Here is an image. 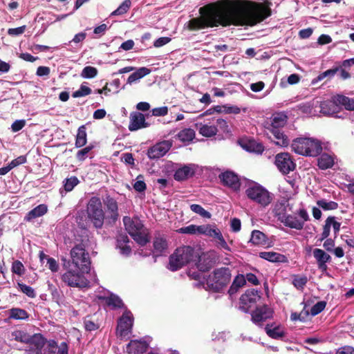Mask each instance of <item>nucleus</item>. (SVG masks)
Masks as SVG:
<instances>
[{"mask_svg": "<svg viewBox=\"0 0 354 354\" xmlns=\"http://www.w3.org/2000/svg\"><path fill=\"white\" fill-rule=\"evenodd\" d=\"M200 13L201 17L189 21V30H196L219 25L254 26L270 15L269 9L262 5L250 4L241 0L233 1L223 6L201 8Z\"/></svg>", "mask_w": 354, "mask_h": 354, "instance_id": "nucleus-1", "label": "nucleus"}, {"mask_svg": "<svg viewBox=\"0 0 354 354\" xmlns=\"http://www.w3.org/2000/svg\"><path fill=\"white\" fill-rule=\"evenodd\" d=\"M291 148L297 154L310 157H316L322 151V142L316 138L309 137L294 139Z\"/></svg>", "mask_w": 354, "mask_h": 354, "instance_id": "nucleus-2", "label": "nucleus"}, {"mask_svg": "<svg viewBox=\"0 0 354 354\" xmlns=\"http://www.w3.org/2000/svg\"><path fill=\"white\" fill-rule=\"evenodd\" d=\"M123 223L125 230L138 244L143 246L149 241L148 230L139 218L124 216Z\"/></svg>", "mask_w": 354, "mask_h": 354, "instance_id": "nucleus-3", "label": "nucleus"}, {"mask_svg": "<svg viewBox=\"0 0 354 354\" xmlns=\"http://www.w3.org/2000/svg\"><path fill=\"white\" fill-rule=\"evenodd\" d=\"M197 256L198 253L192 247L187 245L180 247L170 256L168 268L171 271L178 270L192 261Z\"/></svg>", "mask_w": 354, "mask_h": 354, "instance_id": "nucleus-4", "label": "nucleus"}, {"mask_svg": "<svg viewBox=\"0 0 354 354\" xmlns=\"http://www.w3.org/2000/svg\"><path fill=\"white\" fill-rule=\"evenodd\" d=\"M231 277V270L229 268H219L209 275L207 285L211 290L220 292L229 284Z\"/></svg>", "mask_w": 354, "mask_h": 354, "instance_id": "nucleus-5", "label": "nucleus"}, {"mask_svg": "<svg viewBox=\"0 0 354 354\" xmlns=\"http://www.w3.org/2000/svg\"><path fill=\"white\" fill-rule=\"evenodd\" d=\"M86 216L88 219L97 229L103 226L105 218L104 212L100 198L97 196L91 197L86 205Z\"/></svg>", "mask_w": 354, "mask_h": 354, "instance_id": "nucleus-6", "label": "nucleus"}, {"mask_svg": "<svg viewBox=\"0 0 354 354\" xmlns=\"http://www.w3.org/2000/svg\"><path fill=\"white\" fill-rule=\"evenodd\" d=\"M10 341L17 342L28 345L30 348L32 346L36 347V354L40 353V349L42 348L45 344L44 338L40 334H35L30 336L29 334L24 330H15L9 335Z\"/></svg>", "mask_w": 354, "mask_h": 354, "instance_id": "nucleus-7", "label": "nucleus"}, {"mask_svg": "<svg viewBox=\"0 0 354 354\" xmlns=\"http://www.w3.org/2000/svg\"><path fill=\"white\" fill-rule=\"evenodd\" d=\"M71 258L70 263L75 268H78L82 272L90 271L89 254L83 244H77L71 249Z\"/></svg>", "mask_w": 354, "mask_h": 354, "instance_id": "nucleus-8", "label": "nucleus"}, {"mask_svg": "<svg viewBox=\"0 0 354 354\" xmlns=\"http://www.w3.org/2000/svg\"><path fill=\"white\" fill-rule=\"evenodd\" d=\"M64 266L67 270L62 274V279L65 283L71 287L84 288L87 286L88 281L84 274L88 272H82L80 269L75 268L71 265L70 261L64 264Z\"/></svg>", "mask_w": 354, "mask_h": 354, "instance_id": "nucleus-9", "label": "nucleus"}, {"mask_svg": "<svg viewBox=\"0 0 354 354\" xmlns=\"http://www.w3.org/2000/svg\"><path fill=\"white\" fill-rule=\"evenodd\" d=\"M246 196L261 207H267L272 201V194L263 186L256 184L245 190Z\"/></svg>", "mask_w": 354, "mask_h": 354, "instance_id": "nucleus-10", "label": "nucleus"}, {"mask_svg": "<svg viewBox=\"0 0 354 354\" xmlns=\"http://www.w3.org/2000/svg\"><path fill=\"white\" fill-rule=\"evenodd\" d=\"M309 220L308 212L304 208H300L295 214H286L280 221L286 227L301 230L304 228L305 223Z\"/></svg>", "mask_w": 354, "mask_h": 354, "instance_id": "nucleus-11", "label": "nucleus"}, {"mask_svg": "<svg viewBox=\"0 0 354 354\" xmlns=\"http://www.w3.org/2000/svg\"><path fill=\"white\" fill-rule=\"evenodd\" d=\"M199 235H204L214 239L216 246L221 249L230 252L231 248L225 241L221 230L216 225L205 224L200 225Z\"/></svg>", "mask_w": 354, "mask_h": 354, "instance_id": "nucleus-12", "label": "nucleus"}, {"mask_svg": "<svg viewBox=\"0 0 354 354\" xmlns=\"http://www.w3.org/2000/svg\"><path fill=\"white\" fill-rule=\"evenodd\" d=\"M274 164L283 174H288L295 169L296 164L288 153H280L276 155Z\"/></svg>", "mask_w": 354, "mask_h": 354, "instance_id": "nucleus-13", "label": "nucleus"}, {"mask_svg": "<svg viewBox=\"0 0 354 354\" xmlns=\"http://www.w3.org/2000/svg\"><path fill=\"white\" fill-rule=\"evenodd\" d=\"M260 292L255 289L245 291L239 299V309L244 313H248L250 308L260 299Z\"/></svg>", "mask_w": 354, "mask_h": 354, "instance_id": "nucleus-14", "label": "nucleus"}, {"mask_svg": "<svg viewBox=\"0 0 354 354\" xmlns=\"http://www.w3.org/2000/svg\"><path fill=\"white\" fill-rule=\"evenodd\" d=\"M133 322V317L132 313L129 310H126L118 323L117 331L120 337H126L131 333Z\"/></svg>", "mask_w": 354, "mask_h": 354, "instance_id": "nucleus-15", "label": "nucleus"}, {"mask_svg": "<svg viewBox=\"0 0 354 354\" xmlns=\"http://www.w3.org/2000/svg\"><path fill=\"white\" fill-rule=\"evenodd\" d=\"M172 147L171 140H163L151 148L147 151V156L150 159H158L164 156Z\"/></svg>", "mask_w": 354, "mask_h": 354, "instance_id": "nucleus-16", "label": "nucleus"}, {"mask_svg": "<svg viewBox=\"0 0 354 354\" xmlns=\"http://www.w3.org/2000/svg\"><path fill=\"white\" fill-rule=\"evenodd\" d=\"M273 314L272 310L266 305L258 307L252 313V321L257 324L261 325L262 322L272 317Z\"/></svg>", "mask_w": 354, "mask_h": 354, "instance_id": "nucleus-17", "label": "nucleus"}, {"mask_svg": "<svg viewBox=\"0 0 354 354\" xmlns=\"http://www.w3.org/2000/svg\"><path fill=\"white\" fill-rule=\"evenodd\" d=\"M313 254L316 260L318 268L324 272L326 271L327 263L331 261L330 256L322 249L315 248L313 251Z\"/></svg>", "mask_w": 354, "mask_h": 354, "instance_id": "nucleus-18", "label": "nucleus"}, {"mask_svg": "<svg viewBox=\"0 0 354 354\" xmlns=\"http://www.w3.org/2000/svg\"><path fill=\"white\" fill-rule=\"evenodd\" d=\"M339 106L337 100V95L330 100L322 102L320 104V112L324 115H333L337 113Z\"/></svg>", "mask_w": 354, "mask_h": 354, "instance_id": "nucleus-19", "label": "nucleus"}, {"mask_svg": "<svg viewBox=\"0 0 354 354\" xmlns=\"http://www.w3.org/2000/svg\"><path fill=\"white\" fill-rule=\"evenodd\" d=\"M219 178L222 183L234 190L239 189L240 182L238 176L232 171H225L222 173Z\"/></svg>", "mask_w": 354, "mask_h": 354, "instance_id": "nucleus-20", "label": "nucleus"}, {"mask_svg": "<svg viewBox=\"0 0 354 354\" xmlns=\"http://www.w3.org/2000/svg\"><path fill=\"white\" fill-rule=\"evenodd\" d=\"M147 124L145 122V118L141 113H134L130 116V123L129 129L131 131H137L140 129L147 127Z\"/></svg>", "mask_w": 354, "mask_h": 354, "instance_id": "nucleus-21", "label": "nucleus"}, {"mask_svg": "<svg viewBox=\"0 0 354 354\" xmlns=\"http://www.w3.org/2000/svg\"><path fill=\"white\" fill-rule=\"evenodd\" d=\"M194 165H184L175 171L174 178L178 181L185 180L192 177L195 173Z\"/></svg>", "mask_w": 354, "mask_h": 354, "instance_id": "nucleus-22", "label": "nucleus"}, {"mask_svg": "<svg viewBox=\"0 0 354 354\" xmlns=\"http://www.w3.org/2000/svg\"><path fill=\"white\" fill-rule=\"evenodd\" d=\"M148 344L144 340H131L127 346V352L129 354H140L146 351Z\"/></svg>", "mask_w": 354, "mask_h": 354, "instance_id": "nucleus-23", "label": "nucleus"}, {"mask_svg": "<svg viewBox=\"0 0 354 354\" xmlns=\"http://www.w3.org/2000/svg\"><path fill=\"white\" fill-rule=\"evenodd\" d=\"M270 138L275 143L276 145L284 147L289 145L290 140L288 136L281 131L280 129L270 130Z\"/></svg>", "mask_w": 354, "mask_h": 354, "instance_id": "nucleus-24", "label": "nucleus"}, {"mask_svg": "<svg viewBox=\"0 0 354 354\" xmlns=\"http://www.w3.org/2000/svg\"><path fill=\"white\" fill-rule=\"evenodd\" d=\"M288 205V201L285 198L278 200L274 203L272 212L279 221L286 214V212Z\"/></svg>", "mask_w": 354, "mask_h": 354, "instance_id": "nucleus-25", "label": "nucleus"}, {"mask_svg": "<svg viewBox=\"0 0 354 354\" xmlns=\"http://www.w3.org/2000/svg\"><path fill=\"white\" fill-rule=\"evenodd\" d=\"M198 131L201 135L205 137H212L217 133V129L215 127L213 119L207 123L198 124Z\"/></svg>", "mask_w": 354, "mask_h": 354, "instance_id": "nucleus-26", "label": "nucleus"}, {"mask_svg": "<svg viewBox=\"0 0 354 354\" xmlns=\"http://www.w3.org/2000/svg\"><path fill=\"white\" fill-rule=\"evenodd\" d=\"M288 117L283 113H279L273 115L271 120V124L267 128L268 130L280 129L281 127L285 126L287 122Z\"/></svg>", "mask_w": 354, "mask_h": 354, "instance_id": "nucleus-27", "label": "nucleus"}, {"mask_svg": "<svg viewBox=\"0 0 354 354\" xmlns=\"http://www.w3.org/2000/svg\"><path fill=\"white\" fill-rule=\"evenodd\" d=\"M6 315L8 316V319L9 320H26L29 317L26 310L19 308H12L9 309L6 311Z\"/></svg>", "mask_w": 354, "mask_h": 354, "instance_id": "nucleus-28", "label": "nucleus"}, {"mask_svg": "<svg viewBox=\"0 0 354 354\" xmlns=\"http://www.w3.org/2000/svg\"><path fill=\"white\" fill-rule=\"evenodd\" d=\"M335 156L331 154L324 153L317 159V165L321 169L331 168L335 163Z\"/></svg>", "mask_w": 354, "mask_h": 354, "instance_id": "nucleus-29", "label": "nucleus"}, {"mask_svg": "<svg viewBox=\"0 0 354 354\" xmlns=\"http://www.w3.org/2000/svg\"><path fill=\"white\" fill-rule=\"evenodd\" d=\"M48 212V207L45 204H40L33 208L25 216L26 221H31L34 218L44 216Z\"/></svg>", "mask_w": 354, "mask_h": 354, "instance_id": "nucleus-30", "label": "nucleus"}, {"mask_svg": "<svg viewBox=\"0 0 354 354\" xmlns=\"http://www.w3.org/2000/svg\"><path fill=\"white\" fill-rule=\"evenodd\" d=\"M129 242V239L127 235L120 234L118 236L117 248L120 249V252L122 254L129 255L131 253V249L128 245Z\"/></svg>", "mask_w": 354, "mask_h": 354, "instance_id": "nucleus-31", "label": "nucleus"}, {"mask_svg": "<svg viewBox=\"0 0 354 354\" xmlns=\"http://www.w3.org/2000/svg\"><path fill=\"white\" fill-rule=\"evenodd\" d=\"M259 257L271 262H285L286 257L281 254L274 252H261Z\"/></svg>", "mask_w": 354, "mask_h": 354, "instance_id": "nucleus-32", "label": "nucleus"}, {"mask_svg": "<svg viewBox=\"0 0 354 354\" xmlns=\"http://www.w3.org/2000/svg\"><path fill=\"white\" fill-rule=\"evenodd\" d=\"M98 298L104 300L107 306L112 308H121L123 306L121 299L113 294L108 296H98Z\"/></svg>", "mask_w": 354, "mask_h": 354, "instance_id": "nucleus-33", "label": "nucleus"}, {"mask_svg": "<svg viewBox=\"0 0 354 354\" xmlns=\"http://www.w3.org/2000/svg\"><path fill=\"white\" fill-rule=\"evenodd\" d=\"M151 71V70L147 67L139 68L134 73L129 75L127 79V83L131 84L133 82H136L149 74Z\"/></svg>", "mask_w": 354, "mask_h": 354, "instance_id": "nucleus-34", "label": "nucleus"}, {"mask_svg": "<svg viewBox=\"0 0 354 354\" xmlns=\"http://www.w3.org/2000/svg\"><path fill=\"white\" fill-rule=\"evenodd\" d=\"M242 147L249 152L261 153L264 151V147L261 143L257 142L254 140H249L245 142Z\"/></svg>", "mask_w": 354, "mask_h": 354, "instance_id": "nucleus-35", "label": "nucleus"}, {"mask_svg": "<svg viewBox=\"0 0 354 354\" xmlns=\"http://www.w3.org/2000/svg\"><path fill=\"white\" fill-rule=\"evenodd\" d=\"M265 330L267 335L273 339H280L285 335V332L280 326L267 325Z\"/></svg>", "mask_w": 354, "mask_h": 354, "instance_id": "nucleus-36", "label": "nucleus"}, {"mask_svg": "<svg viewBox=\"0 0 354 354\" xmlns=\"http://www.w3.org/2000/svg\"><path fill=\"white\" fill-rule=\"evenodd\" d=\"M105 205L108 211L111 213V217L113 221H116L119 216L118 210V203L115 199L111 197H107L105 201Z\"/></svg>", "mask_w": 354, "mask_h": 354, "instance_id": "nucleus-37", "label": "nucleus"}, {"mask_svg": "<svg viewBox=\"0 0 354 354\" xmlns=\"http://www.w3.org/2000/svg\"><path fill=\"white\" fill-rule=\"evenodd\" d=\"M245 276L243 275V274H239L237 275L233 282H232V284L231 285L229 290H228V293L230 295H233L234 294H236L237 292V291L239 290V289L241 287H243L245 284Z\"/></svg>", "mask_w": 354, "mask_h": 354, "instance_id": "nucleus-38", "label": "nucleus"}, {"mask_svg": "<svg viewBox=\"0 0 354 354\" xmlns=\"http://www.w3.org/2000/svg\"><path fill=\"white\" fill-rule=\"evenodd\" d=\"M339 109L344 107L348 111H354V100L342 95H337Z\"/></svg>", "mask_w": 354, "mask_h": 354, "instance_id": "nucleus-39", "label": "nucleus"}, {"mask_svg": "<svg viewBox=\"0 0 354 354\" xmlns=\"http://www.w3.org/2000/svg\"><path fill=\"white\" fill-rule=\"evenodd\" d=\"M196 258H198V261L196 262V265L199 270L205 272L211 268V261L209 259L206 254H203L199 255L198 254V256Z\"/></svg>", "mask_w": 354, "mask_h": 354, "instance_id": "nucleus-40", "label": "nucleus"}, {"mask_svg": "<svg viewBox=\"0 0 354 354\" xmlns=\"http://www.w3.org/2000/svg\"><path fill=\"white\" fill-rule=\"evenodd\" d=\"M250 242L256 245H264L266 244V236L261 231L254 230L251 234Z\"/></svg>", "mask_w": 354, "mask_h": 354, "instance_id": "nucleus-41", "label": "nucleus"}, {"mask_svg": "<svg viewBox=\"0 0 354 354\" xmlns=\"http://www.w3.org/2000/svg\"><path fill=\"white\" fill-rule=\"evenodd\" d=\"M86 127L82 125L78 128L77 133L75 140V147L79 148L84 146L86 144Z\"/></svg>", "mask_w": 354, "mask_h": 354, "instance_id": "nucleus-42", "label": "nucleus"}, {"mask_svg": "<svg viewBox=\"0 0 354 354\" xmlns=\"http://www.w3.org/2000/svg\"><path fill=\"white\" fill-rule=\"evenodd\" d=\"M177 136L182 142H190L195 137V131L190 128L185 129L178 132Z\"/></svg>", "mask_w": 354, "mask_h": 354, "instance_id": "nucleus-43", "label": "nucleus"}, {"mask_svg": "<svg viewBox=\"0 0 354 354\" xmlns=\"http://www.w3.org/2000/svg\"><path fill=\"white\" fill-rule=\"evenodd\" d=\"M153 248L157 255L161 254L167 248V241L163 238H156L153 241Z\"/></svg>", "mask_w": 354, "mask_h": 354, "instance_id": "nucleus-44", "label": "nucleus"}, {"mask_svg": "<svg viewBox=\"0 0 354 354\" xmlns=\"http://www.w3.org/2000/svg\"><path fill=\"white\" fill-rule=\"evenodd\" d=\"M200 225H189L183 227L177 230V232L180 234H197L199 235Z\"/></svg>", "mask_w": 354, "mask_h": 354, "instance_id": "nucleus-45", "label": "nucleus"}, {"mask_svg": "<svg viewBox=\"0 0 354 354\" xmlns=\"http://www.w3.org/2000/svg\"><path fill=\"white\" fill-rule=\"evenodd\" d=\"M215 127L217 129V133H227L229 131V127L227 122L221 118H212Z\"/></svg>", "mask_w": 354, "mask_h": 354, "instance_id": "nucleus-46", "label": "nucleus"}, {"mask_svg": "<svg viewBox=\"0 0 354 354\" xmlns=\"http://www.w3.org/2000/svg\"><path fill=\"white\" fill-rule=\"evenodd\" d=\"M319 207L322 208L324 210H333L336 209L338 205L334 201H328L325 199L319 200L317 201Z\"/></svg>", "mask_w": 354, "mask_h": 354, "instance_id": "nucleus-47", "label": "nucleus"}, {"mask_svg": "<svg viewBox=\"0 0 354 354\" xmlns=\"http://www.w3.org/2000/svg\"><path fill=\"white\" fill-rule=\"evenodd\" d=\"M190 209L194 213L199 214L201 216L206 218L211 217V214L206 211L201 205L198 204H192L190 206Z\"/></svg>", "mask_w": 354, "mask_h": 354, "instance_id": "nucleus-48", "label": "nucleus"}, {"mask_svg": "<svg viewBox=\"0 0 354 354\" xmlns=\"http://www.w3.org/2000/svg\"><path fill=\"white\" fill-rule=\"evenodd\" d=\"M80 183L76 176H71L64 181V187L66 192H71Z\"/></svg>", "mask_w": 354, "mask_h": 354, "instance_id": "nucleus-49", "label": "nucleus"}, {"mask_svg": "<svg viewBox=\"0 0 354 354\" xmlns=\"http://www.w3.org/2000/svg\"><path fill=\"white\" fill-rule=\"evenodd\" d=\"M131 6V1L125 0L122 2V3L112 13L111 15H122L126 13Z\"/></svg>", "mask_w": 354, "mask_h": 354, "instance_id": "nucleus-50", "label": "nucleus"}, {"mask_svg": "<svg viewBox=\"0 0 354 354\" xmlns=\"http://www.w3.org/2000/svg\"><path fill=\"white\" fill-rule=\"evenodd\" d=\"M97 74V70L93 66H86L83 68L81 76L84 78H93Z\"/></svg>", "mask_w": 354, "mask_h": 354, "instance_id": "nucleus-51", "label": "nucleus"}, {"mask_svg": "<svg viewBox=\"0 0 354 354\" xmlns=\"http://www.w3.org/2000/svg\"><path fill=\"white\" fill-rule=\"evenodd\" d=\"M338 71H339L338 68L328 69V70L322 73L321 74H319L317 78L316 82L322 80L323 79H324L326 77H327L328 79H330L331 77H334L335 75H336ZM313 82H315V81L313 80Z\"/></svg>", "mask_w": 354, "mask_h": 354, "instance_id": "nucleus-52", "label": "nucleus"}, {"mask_svg": "<svg viewBox=\"0 0 354 354\" xmlns=\"http://www.w3.org/2000/svg\"><path fill=\"white\" fill-rule=\"evenodd\" d=\"M308 281V279L305 276H295L292 281V284L298 290H303Z\"/></svg>", "mask_w": 354, "mask_h": 354, "instance_id": "nucleus-53", "label": "nucleus"}, {"mask_svg": "<svg viewBox=\"0 0 354 354\" xmlns=\"http://www.w3.org/2000/svg\"><path fill=\"white\" fill-rule=\"evenodd\" d=\"M18 286L20 290L28 297L30 298H35L36 297L35 291L32 287L21 283H18Z\"/></svg>", "mask_w": 354, "mask_h": 354, "instance_id": "nucleus-54", "label": "nucleus"}, {"mask_svg": "<svg viewBox=\"0 0 354 354\" xmlns=\"http://www.w3.org/2000/svg\"><path fill=\"white\" fill-rule=\"evenodd\" d=\"M326 306V302L321 301L315 304L310 309V314L315 316L323 311Z\"/></svg>", "mask_w": 354, "mask_h": 354, "instance_id": "nucleus-55", "label": "nucleus"}, {"mask_svg": "<svg viewBox=\"0 0 354 354\" xmlns=\"http://www.w3.org/2000/svg\"><path fill=\"white\" fill-rule=\"evenodd\" d=\"M24 266L21 261L16 260L12 263V271L15 274L21 276L24 273Z\"/></svg>", "mask_w": 354, "mask_h": 354, "instance_id": "nucleus-56", "label": "nucleus"}, {"mask_svg": "<svg viewBox=\"0 0 354 354\" xmlns=\"http://www.w3.org/2000/svg\"><path fill=\"white\" fill-rule=\"evenodd\" d=\"M241 109L234 105H224L223 113L227 114H239L241 113Z\"/></svg>", "mask_w": 354, "mask_h": 354, "instance_id": "nucleus-57", "label": "nucleus"}, {"mask_svg": "<svg viewBox=\"0 0 354 354\" xmlns=\"http://www.w3.org/2000/svg\"><path fill=\"white\" fill-rule=\"evenodd\" d=\"M26 125L25 120H15L11 125V130L12 132H17L22 129Z\"/></svg>", "mask_w": 354, "mask_h": 354, "instance_id": "nucleus-58", "label": "nucleus"}, {"mask_svg": "<svg viewBox=\"0 0 354 354\" xmlns=\"http://www.w3.org/2000/svg\"><path fill=\"white\" fill-rule=\"evenodd\" d=\"M330 221V218H326V220L325 221V225H324V227H323V232L321 234V238H320L321 241L326 239L330 234V223H329Z\"/></svg>", "mask_w": 354, "mask_h": 354, "instance_id": "nucleus-59", "label": "nucleus"}, {"mask_svg": "<svg viewBox=\"0 0 354 354\" xmlns=\"http://www.w3.org/2000/svg\"><path fill=\"white\" fill-rule=\"evenodd\" d=\"M91 147H86L80 151H77L76 157L78 160L83 161L87 157L88 153L91 150Z\"/></svg>", "mask_w": 354, "mask_h": 354, "instance_id": "nucleus-60", "label": "nucleus"}, {"mask_svg": "<svg viewBox=\"0 0 354 354\" xmlns=\"http://www.w3.org/2000/svg\"><path fill=\"white\" fill-rule=\"evenodd\" d=\"M26 162V157L24 156H20L17 158L12 160L8 165L11 169L16 167L18 165H22Z\"/></svg>", "mask_w": 354, "mask_h": 354, "instance_id": "nucleus-61", "label": "nucleus"}, {"mask_svg": "<svg viewBox=\"0 0 354 354\" xmlns=\"http://www.w3.org/2000/svg\"><path fill=\"white\" fill-rule=\"evenodd\" d=\"M151 113L154 116H164L167 114L168 108L167 106L154 108L152 109Z\"/></svg>", "mask_w": 354, "mask_h": 354, "instance_id": "nucleus-62", "label": "nucleus"}, {"mask_svg": "<svg viewBox=\"0 0 354 354\" xmlns=\"http://www.w3.org/2000/svg\"><path fill=\"white\" fill-rule=\"evenodd\" d=\"M47 264L48 266V268L53 272H57L59 269V265L57 261L52 257L48 258Z\"/></svg>", "mask_w": 354, "mask_h": 354, "instance_id": "nucleus-63", "label": "nucleus"}, {"mask_svg": "<svg viewBox=\"0 0 354 354\" xmlns=\"http://www.w3.org/2000/svg\"><path fill=\"white\" fill-rule=\"evenodd\" d=\"M335 354H354V348L351 346H344L339 348Z\"/></svg>", "mask_w": 354, "mask_h": 354, "instance_id": "nucleus-64", "label": "nucleus"}]
</instances>
